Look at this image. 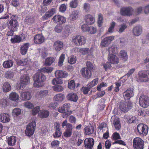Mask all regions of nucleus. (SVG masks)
<instances>
[{"label": "nucleus", "mask_w": 149, "mask_h": 149, "mask_svg": "<svg viewBox=\"0 0 149 149\" xmlns=\"http://www.w3.org/2000/svg\"><path fill=\"white\" fill-rule=\"evenodd\" d=\"M33 79L34 82L33 86L36 87H40L43 86L41 84L45 81L46 79V76L41 72L36 73L33 76Z\"/></svg>", "instance_id": "nucleus-1"}, {"label": "nucleus", "mask_w": 149, "mask_h": 149, "mask_svg": "<svg viewBox=\"0 0 149 149\" xmlns=\"http://www.w3.org/2000/svg\"><path fill=\"white\" fill-rule=\"evenodd\" d=\"M18 19L19 17L18 15H12L10 17V19L7 22L8 29L17 31L19 26L18 21Z\"/></svg>", "instance_id": "nucleus-2"}, {"label": "nucleus", "mask_w": 149, "mask_h": 149, "mask_svg": "<svg viewBox=\"0 0 149 149\" xmlns=\"http://www.w3.org/2000/svg\"><path fill=\"white\" fill-rule=\"evenodd\" d=\"M115 48L113 46H111L109 47L108 49V51L109 54L108 56V59L110 61V63L113 64H118L119 61V58L116 56V54L114 53Z\"/></svg>", "instance_id": "nucleus-3"}, {"label": "nucleus", "mask_w": 149, "mask_h": 149, "mask_svg": "<svg viewBox=\"0 0 149 149\" xmlns=\"http://www.w3.org/2000/svg\"><path fill=\"white\" fill-rule=\"evenodd\" d=\"M72 41L77 46H81L86 43V39L84 36L77 35L73 36Z\"/></svg>", "instance_id": "nucleus-4"}, {"label": "nucleus", "mask_w": 149, "mask_h": 149, "mask_svg": "<svg viewBox=\"0 0 149 149\" xmlns=\"http://www.w3.org/2000/svg\"><path fill=\"white\" fill-rule=\"evenodd\" d=\"M133 146L134 149H143L144 143L143 140L140 137H136L133 140Z\"/></svg>", "instance_id": "nucleus-5"}, {"label": "nucleus", "mask_w": 149, "mask_h": 149, "mask_svg": "<svg viewBox=\"0 0 149 149\" xmlns=\"http://www.w3.org/2000/svg\"><path fill=\"white\" fill-rule=\"evenodd\" d=\"M137 131L141 136H146L148 134V127L147 125L143 123H140L137 127Z\"/></svg>", "instance_id": "nucleus-6"}, {"label": "nucleus", "mask_w": 149, "mask_h": 149, "mask_svg": "<svg viewBox=\"0 0 149 149\" xmlns=\"http://www.w3.org/2000/svg\"><path fill=\"white\" fill-rule=\"evenodd\" d=\"M36 127V123L35 121L29 123L26 126L25 130V133L27 136H31L35 132Z\"/></svg>", "instance_id": "nucleus-7"}, {"label": "nucleus", "mask_w": 149, "mask_h": 149, "mask_svg": "<svg viewBox=\"0 0 149 149\" xmlns=\"http://www.w3.org/2000/svg\"><path fill=\"white\" fill-rule=\"evenodd\" d=\"M70 103H65L62 106L59 107L58 111L61 113H65V116L67 117L71 114V113L68 110L70 108Z\"/></svg>", "instance_id": "nucleus-8"}, {"label": "nucleus", "mask_w": 149, "mask_h": 149, "mask_svg": "<svg viewBox=\"0 0 149 149\" xmlns=\"http://www.w3.org/2000/svg\"><path fill=\"white\" fill-rule=\"evenodd\" d=\"M138 76L141 81H149V71L148 70L141 71L139 72Z\"/></svg>", "instance_id": "nucleus-9"}, {"label": "nucleus", "mask_w": 149, "mask_h": 149, "mask_svg": "<svg viewBox=\"0 0 149 149\" xmlns=\"http://www.w3.org/2000/svg\"><path fill=\"white\" fill-rule=\"evenodd\" d=\"M139 103L140 105L144 108H146L149 106V97L143 95L139 99Z\"/></svg>", "instance_id": "nucleus-10"}, {"label": "nucleus", "mask_w": 149, "mask_h": 149, "mask_svg": "<svg viewBox=\"0 0 149 149\" xmlns=\"http://www.w3.org/2000/svg\"><path fill=\"white\" fill-rule=\"evenodd\" d=\"M26 38V35L22 33L19 36H15L13 38H11L10 41L13 43H19L24 40Z\"/></svg>", "instance_id": "nucleus-11"}, {"label": "nucleus", "mask_w": 149, "mask_h": 149, "mask_svg": "<svg viewBox=\"0 0 149 149\" xmlns=\"http://www.w3.org/2000/svg\"><path fill=\"white\" fill-rule=\"evenodd\" d=\"M134 11V10L131 7H123L121 8L120 13L123 16H130L131 15Z\"/></svg>", "instance_id": "nucleus-12"}, {"label": "nucleus", "mask_w": 149, "mask_h": 149, "mask_svg": "<svg viewBox=\"0 0 149 149\" xmlns=\"http://www.w3.org/2000/svg\"><path fill=\"white\" fill-rule=\"evenodd\" d=\"M134 95V90L132 88H129L123 93L124 99L125 100H129Z\"/></svg>", "instance_id": "nucleus-13"}, {"label": "nucleus", "mask_w": 149, "mask_h": 149, "mask_svg": "<svg viewBox=\"0 0 149 149\" xmlns=\"http://www.w3.org/2000/svg\"><path fill=\"white\" fill-rule=\"evenodd\" d=\"M131 107V104L129 102H123L120 103V109L123 112H127Z\"/></svg>", "instance_id": "nucleus-14"}, {"label": "nucleus", "mask_w": 149, "mask_h": 149, "mask_svg": "<svg viewBox=\"0 0 149 149\" xmlns=\"http://www.w3.org/2000/svg\"><path fill=\"white\" fill-rule=\"evenodd\" d=\"M114 38V37L111 36L106 37L103 39L100 43L101 47H104L108 46L113 41Z\"/></svg>", "instance_id": "nucleus-15"}, {"label": "nucleus", "mask_w": 149, "mask_h": 149, "mask_svg": "<svg viewBox=\"0 0 149 149\" xmlns=\"http://www.w3.org/2000/svg\"><path fill=\"white\" fill-rule=\"evenodd\" d=\"M45 40V37L42 34H38L34 37L33 42L36 44H41L43 43Z\"/></svg>", "instance_id": "nucleus-16"}, {"label": "nucleus", "mask_w": 149, "mask_h": 149, "mask_svg": "<svg viewBox=\"0 0 149 149\" xmlns=\"http://www.w3.org/2000/svg\"><path fill=\"white\" fill-rule=\"evenodd\" d=\"M111 121L116 130H119L121 127V125L119 119L115 116H112L111 120Z\"/></svg>", "instance_id": "nucleus-17"}, {"label": "nucleus", "mask_w": 149, "mask_h": 149, "mask_svg": "<svg viewBox=\"0 0 149 149\" xmlns=\"http://www.w3.org/2000/svg\"><path fill=\"white\" fill-rule=\"evenodd\" d=\"M84 143L86 149H92L94 145V141L92 138H87L84 140Z\"/></svg>", "instance_id": "nucleus-18"}, {"label": "nucleus", "mask_w": 149, "mask_h": 149, "mask_svg": "<svg viewBox=\"0 0 149 149\" xmlns=\"http://www.w3.org/2000/svg\"><path fill=\"white\" fill-rule=\"evenodd\" d=\"M30 77L28 76H24L21 77V83L19 88L22 89L24 88L26 85L30 83Z\"/></svg>", "instance_id": "nucleus-19"}, {"label": "nucleus", "mask_w": 149, "mask_h": 149, "mask_svg": "<svg viewBox=\"0 0 149 149\" xmlns=\"http://www.w3.org/2000/svg\"><path fill=\"white\" fill-rule=\"evenodd\" d=\"M56 10L54 8H52L49 9L47 12L42 17V20L44 21L50 18L53 15L55 12Z\"/></svg>", "instance_id": "nucleus-20"}, {"label": "nucleus", "mask_w": 149, "mask_h": 149, "mask_svg": "<svg viewBox=\"0 0 149 149\" xmlns=\"http://www.w3.org/2000/svg\"><path fill=\"white\" fill-rule=\"evenodd\" d=\"M81 72L82 76L86 78H89L92 75L91 70L88 68H83L81 70Z\"/></svg>", "instance_id": "nucleus-21"}, {"label": "nucleus", "mask_w": 149, "mask_h": 149, "mask_svg": "<svg viewBox=\"0 0 149 149\" xmlns=\"http://www.w3.org/2000/svg\"><path fill=\"white\" fill-rule=\"evenodd\" d=\"M67 100L70 101L76 102L78 99V96L74 93H70L66 96Z\"/></svg>", "instance_id": "nucleus-22"}, {"label": "nucleus", "mask_w": 149, "mask_h": 149, "mask_svg": "<svg viewBox=\"0 0 149 149\" xmlns=\"http://www.w3.org/2000/svg\"><path fill=\"white\" fill-rule=\"evenodd\" d=\"M10 120L9 115L8 114L2 113L0 114V121L3 123L9 122Z\"/></svg>", "instance_id": "nucleus-23"}, {"label": "nucleus", "mask_w": 149, "mask_h": 149, "mask_svg": "<svg viewBox=\"0 0 149 149\" xmlns=\"http://www.w3.org/2000/svg\"><path fill=\"white\" fill-rule=\"evenodd\" d=\"M84 130L85 134L89 135L93 134L94 130V127L93 125H90L86 127Z\"/></svg>", "instance_id": "nucleus-24"}, {"label": "nucleus", "mask_w": 149, "mask_h": 149, "mask_svg": "<svg viewBox=\"0 0 149 149\" xmlns=\"http://www.w3.org/2000/svg\"><path fill=\"white\" fill-rule=\"evenodd\" d=\"M63 47V43L60 41H57L54 43V48L55 50L57 52L59 51L62 49Z\"/></svg>", "instance_id": "nucleus-25"}, {"label": "nucleus", "mask_w": 149, "mask_h": 149, "mask_svg": "<svg viewBox=\"0 0 149 149\" xmlns=\"http://www.w3.org/2000/svg\"><path fill=\"white\" fill-rule=\"evenodd\" d=\"M29 46V43H26L21 46L20 50L21 54L22 55H25L27 53Z\"/></svg>", "instance_id": "nucleus-26"}, {"label": "nucleus", "mask_w": 149, "mask_h": 149, "mask_svg": "<svg viewBox=\"0 0 149 149\" xmlns=\"http://www.w3.org/2000/svg\"><path fill=\"white\" fill-rule=\"evenodd\" d=\"M21 97L23 100H29L31 97V94L28 91L22 92L21 94Z\"/></svg>", "instance_id": "nucleus-27"}, {"label": "nucleus", "mask_w": 149, "mask_h": 149, "mask_svg": "<svg viewBox=\"0 0 149 149\" xmlns=\"http://www.w3.org/2000/svg\"><path fill=\"white\" fill-rule=\"evenodd\" d=\"M85 21L87 24L91 25L94 23L95 18L92 15L88 14L85 16Z\"/></svg>", "instance_id": "nucleus-28"}, {"label": "nucleus", "mask_w": 149, "mask_h": 149, "mask_svg": "<svg viewBox=\"0 0 149 149\" xmlns=\"http://www.w3.org/2000/svg\"><path fill=\"white\" fill-rule=\"evenodd\" d=\"M55 74L56 76L61 78L66 77L68 76L67 72L62 70H57L55 72Z\"/></svg>", "instance_id": "nucleus-29"}, {"label": "nucleus", "mask_w": 149, "mask_h": 149, "mask_svg": "<svg viewBox=\"0 0 149 149\" xmlns=\"http://www.w3.org/2000/svg\"><path fill=\"white\" fill-rule=\"evenodd\" d=\"M17 141V138L15 136H12L8 137L7 142L8 144L10 146H13L15 145Z\"/></svg>", "instance_id": "nucleus-30"}, {"label": "nucleus", "mask_w": 149, "mask_h": 149, "mask_svg": "<svg viewBox=\"0 0 149 149\" xmlns=\"http://www.w3.org/2000/svg\"><path fill=\"white\" fill-rule=\"evenodd\" d=\"M65 97L63 94L60 93L55 95L54 97V99L55 101L61 102L64 100Z\"/></svg>", "instance_id": "nucleus-31"}, {"label": "nucleus", "mask_w": 149, "mask_h": 149, "mask_svg": "<svg viewBox=\"0 0 149 149\" xmlns=\"http://www.w3.org/2000/svg\"><path fill=\"white\" fill-rule=\"evenodd\" d=\"M62 126L63 127L66 126V130L70 131H72L73 126L70 123H68L67 120L66 119L63 122L62 124Z\"/></svg>", "instance_id": "nucleus-32"}, {"label": "nucleus", "mask_w": 149, "mask_h": 149, "mask_svg": "<svg viewBox=\"0 0 149 149\" xmlns=\"http://www.w3.org/2000/svg\"><path fill=\"white\" fill-rule=\"evenodd\" d=\"M9 98L12 100L17 102L19 99V97L16 93L12 92L9 95Z\"/></svg>", "instance_id": "nucleus-33"}, {"label": "nucleus", "mask_w": 149, "mask_h": 149, "mask_svg": "<svg viewBox=\"0 0 149 149\" xmlns=\"http://www.w3.org/2000/svg\"><path fill=\"white\" fill-rule=\"evenodd\" d=\"M141 27L139 26L135 27L133 30V32L134 34L136 36H139L141 34Z\"/></svg>", "instance_id": "nucleus-34"}, {"label": "nucleus", "mask_w": 149, "mask_h": 149, "mask_svg": "<svg viewBox=\"0 0 149 149\" xmlns=\"http://www.w3.org/2000/svg\"><path fill=\"white\" fill-rule=\"evenodd\" d=\"M11 89L10 85L8 82H6L4 83L3 86V90L4 92H8L11 90Z\"/></svg>", "instance_id": "nucleus-35"}, {"label": "nucleus", "mask_w": 149, "mask_h": 149, "mask_svg": "<svg viewBox=\"0 0 149 149\" xmlns=\"http://www.w3.org/2000/svg\"><path fill=\"white\" fill-rule=\"evenodd\" d=\"M49 113L48 111L46 110L40 111L39 114L40 117L41 118H47L49 115Z\"/></svg>", "instance_id": "nucleus-36"}, {"label": "nucleus", "mask_w": 149, "mask_h": 149, "mask_svg": "<svg viewBox=\"0 0 149 149\" xmlns=\"http://www.w3.org/2000/svg\"><path fill=\"white\" fill-rule=\"evenodd\" d=\"M16 62L17 64L19 65L24 66L27 64L28 60L27 58L17 59Z\"/></svg>", "instance_id": "nucleus-37"}, {"label": "nucleus", "mask_w": 149, "mask_h": 149, "mask_svg": "<svg viewBox=\"0 0 149 149\" xmlns=\"http://www.w3.org/2000/svg\"><path fill=\"white\" fill-rule=\"evenodd\" d=\"M13 63L12 61L9 60L4 61L3 63V66L5 68H9L13 65Z\"/></svg>", "instance_id": "nucleus-38"}, {"label": "nucleus", "mask_w": 149, "mask_h": 149, "mask_svg": "<svg viewBox=\"0 0 149 149\" xmlns=\"http://www.w3.org/2000/svg\"><path fill=\"white\" fill-rule=\"evenodd\" d=\"M89 52H91V49H89L88 48H80L79 50V52L83 55H85L88 54V55Z\"/></svg>", "instance_id": "nucleus-39"}, {"label": "nucleus", "mask_w": 149, "mask_h": 149, "mask_svg": "<svg viewBox=\"0 0 149 149\" xmlns=\"http://www.w3.org/2000/svg\"><path fill=\"white\" fill-rule=\"evenodd\" d=\"M48 93V92L47 90H43L38 92L36 95L39 97H42L46 96Z\"/></svg>", "instance_id": "nucleus-40"}, {"label": "nucleus", "mask_w": 149, "mask_h": 149, "mask_svg": "<svg viewBox=\"0 0 149 149\" xmlns=\"http://www.w3.org/2000/svg\"><path fill=\"white\" fill-rule=\"evenodd\" d=\"M54 59L53 57L47 58L45 61V64L46 66L50 65L54 61Z\"/></svg>", "instance_id": "nucleus-41"}, {"label": "nucleus", "mask_w": 149, "mask_h": 149, "mask_svg": "<svg viewBox=\"0 0 149 149\" xmlns=\"http://www.w3.org/2000/svg\"><path fill=\"white\" fill-rule=\"evenodd\" d=\"M126 118L127 120V121L130 123H136V118L134 116H127Z\"/></svg>", "instance_id": "nucleus-42"}, {"label": "nucleus", "mask_w": 149, "mask_h": 149, "mask_svg": "<svg viewBox=\"0 0 149 149\" xmlns=\"http://www.w3.org/2000/svg\"><path fill=\"white\" fill-rule=\"evenodd\" d=\"M138 115L144 117L148 116L149 115V111L147 110H140L139 111Z\"/></svg>", "instance_id": "nucleus-43"}, {"label": "nucleus", "mask_w": 149, "mask_h": 149, "mask_svg": "<svg viewBox=\"0 0 149 149\" xmlns=\"http://www.w3.org/2000/svg\"><path fill=\"white\" fill-rule=\"evenodd\" d=\"M53 70V69L52 67H44L42 68L40 70V71L44 73H50Z\"/></svg>", "instance_id": "nucleus-44"}, {"label": "nucleus", "mask_w": 149, "mask_h": 149, "mask_svg": "<svg viewBox=\"0 0 149 149\" xmlns=\"http://www.w3.org/2000/svg\"><path fill=\"white\" fill-rule=\"evenodd\" d=\"M120 56L121 58L124 61H125L127 60V59L128 56L127 53L125 52V51L123 50H121L120 52Z\"/></svg>", "instance_id": "nucleus-45"}, {"label": "nucleus", "mask_w": 149, "mask_h": 149, "mask_svg": "<svg viewBox=\"0 0 149 149\" xmlns=\"http://www.w3.org/2000/svg\"><path fill=\"white\" fill-rule=\"evenodd\" d=\"M103 22V16L101 13H100L98 15L97 24L98 26L100 27L102 25Z\"/></svg>", "instance_id": "nucleus-46"}, {"label": "nucleus", "mask_w": 149, "mask_h": 149, "mask_svg": "<svg viewBox=\"0 0 149 149\" xmlns=\"http://www.w3.org/2000/svg\"><path fill=\"white\" fill-rule=\"evenodd\" d=\"M78 0H72L70 3L69 5L71 8H76L78 5Z\"/></svg>", "instance_id": "nucleus-47"}, {"label": "nucleus", "mask_w": 149, "mask_h": 149, "mask_svg": "<svg viewBox=\"0 0 149 149\" xmlns=\"http://www.w3.org/2000/svg\"><path fill=\"white\" fill-rule=\"evenodd\" d=\"M21 112V111L20 109L15 108L13 110L12 114L14 116H18L20 114Z\"/></svg>", "instance_id": "nucleus-48"}, {"label": "nucleus", "mask_w": 149, "mask_h": 149, "mask_svg": "<svg viewBox=\"0 0 149 149\" xmlns=\"http://www.w3.org/2000/svg\"><path fill=\"white\" fill-rule=\"evenodd\" d=\"M64 59L65 54H62L61 55L59 59L58 65L59 66H62Z\"/></svg>", "instance_id": "nucleus-49"}, {"label": "nucleus", "mask_w": 149, "mask_h": 149, "mask_svg": "<svg viewBox=\"0 0 149 149\" xmlns=\"http://www.w3.org/2000/svg\"><path fill=\"white\" fill-rule=\"evenodd\" d=\"M63 83V82L62 80L58 78H55L52 80V83L53 85L61 84Z\"/></svg>", "instance_id": "nucleus-50"}, {"label": "nucleus", "mask_w": 149, "mask_h": 149, "mask_svg": "<svg viewBox=\"0 0 149 149\" xmlns=\"http://www.w3.org/2000/svg\"><path fill=\"white\" fill-rule=\"evenodd\" d=\"M72 31V26L70 25H67L65 26V32H67L66 36H68L70 33Z\"/></svg>", "instance_id": "nucleus-51"}, {"label": "nucleus", "mask_w": 149, "mask_h": 149, "mask_svg": "<svg viewBox=\"0 0 149 149\" xmlns=\"http://www.w3.org/2000/svg\"><path fill=\"white\" fill-rule=\"evenodd\" d=\"M77 61V58L75 56L72 55L70 57V59L68 60L69 63L73 64H74Z\"/></svg>", "instance_id": "nucleus-52"}, {"label": "nucleus", "mask_w": 149, "mask_h": 149, "mask_svg": "<svg viewBox=\"0 0 149 149\" xmlns=\"http://www.w3.org/2000/svg\"><path fill=\"white\" fill-rule=\"evenodd\" d=\"M78 12L77 11H74L70 15V18L72 20H75L77 18L78 16Z\"/></svg>", "instance_id": "nucleus-53"}, {"label": "nucleus", "mask_w": 149, "mask_h": 149, "mask_svg": "<svg viewBox=\"0 0 149 149\" xmlns=\"http://www.w3.org/2000/svg\"><path fill=\"white\" fill-rule=\"evenodd\" d=\"M127 26L125 24H121L120 26V28L118 31L120 33L123 32L127 28Z\"/></svg>", "instance_id": "nucleus-54"}, {"label": "nucleus", "mask_w": 149, "mask_h": 149, "mask_svg": "<svg viewBox=\"0 0 149 149\" xmlns=\"http://www.w3.org/2000/svg\"><path fill=\"white\" fill-rule=\"evenodd\" d=\"M60 142L57 140L53 141L51 143V147L52 148H54L57 147L59 146Z\"/></svg>", "instance_id": "nucleus-55"}, {"label": "nucleus", "mask_w": 149, "mask_h": 149, "mask_svg": "<svg viewBox=\"0 0 149 149\" xmlns=\"http://www.w3.org/2000/svg\"><path fill=\"white\" fill-rule=\"evenodd\" d=\"M68 86L71 89H74L75 88V82L74 80H71L68 82Z\"/></svg>", "instance_id": "nucleus-56"}, {"label": "nucleus", "mask_w": 149, "mask_h": 149, "mask_svg": "<svg viewBox=\"0 0 149 149\" xmlns=\"http://www.w3.org/2000/svg\"><path fill=\"white\" fill-rule=\"evenodd\" d=\"M91 88L90 87V86H89V85H88V86L87 87H83L81 90L84 94L86 95L88 93Z\"/></svg>", "instance_id": "nucleus-57"}, {"label": "nucleus", "mask_w": 149, "mask_h": 149, "mask_svg": "<svg viewBox=\"0 0 149 149\" xmlns=\"http://www.w3.org/2000/svg\"><path fill=\"white\" fill-rule=\"evenodd\" d=\"M54 90L56 91L61 92L63 90V86L60 85H57L53 87Z\"/></svg>", "instance_id": "nucleus-58"}, {"label": "nucleus", "mask_w": 149, "mask_h": 149, "mask_svg": "<svg viewBox=\"0 0 149 149\" xmlns=\"http://www.w3.org/2000/svg\"><path fill=\"white\" fill-rule=\"evenodd\" d=\"M97 29L96 28L93 26H91L89 27L88 31L89 33L91 34H93L95 33Z\"/></svg>", "instance_id": "nucleus-59"}, {"label": "nucleus", "mask_w": 149, "mask_h": 149, "mask_svg": "<svg viewBox=\"0 0 149 149\" xmlns=\"http://www.w3.org/2000/svg\"><path fill=\"white\" fill-rule=\"evenodd\" d=\"M5 75L7 79H11L14 76V73L11 71H7L5 73Z\"/></svg>", "instance_id": "nucleus-60"}, {"label": "nucleus", "mask_w": 149, "mask_h": 149, "mask_svg": "<svg viewBox=\"0 0 149 149\" xmlns=\"http://www.w3.org/2000/svg\"><path fill=\"white\" fill-rule=\"evenodd\" d=\"M63 29V27L61 24H58L55 27V31L57 33H60Z\"/></svg>", "instance_id": "nucleus-61"}, {"label": "nucleus", "mask_w": 149, "mask_h": 149, "mask_svg": "<svg viewBox=\"0 0 149 149\" xmlns=\"http://www.w3.org/2000/svg\"><path fill=\"white\" fill-rule=\"evenodd\" d=\"M97 78L94 79L91 82L88 84V85H89V86H90V87L91 88L93 86H95L97 84Z\"/></svg>", "instance_id": "nucleus-62"}, {"label": "nucleus", "mask_w": 149, "mask_h": 149, "mask_svg": "<svg viewBox=\"0 0 149 149\" xmlns=\"http://www.w3.org/2000/svg\"><path fill=\"white\" fill-rule=\"evenodd\" d=\"M40 107L37 106L34 108L32 110V114L33 116L36 115L40 111Z\"/></svg>", "instance_id": "nucleus-63"}, {"label": "nucleus", "mask_w": 149, "mask_h": 149, "mask_svg": "<svg viewBox=\"0 0 149 149\" xmlns=\"http://www.w3.org/2000/svg\"><path fill=\"white\" fill-rule=\"evenodd\" d=\"M84 9L86 12L89 11L90 10V5L87 3H85L84 5Z\"/></svg>", "instance_id": "nucleus-64"}]
</instances>
